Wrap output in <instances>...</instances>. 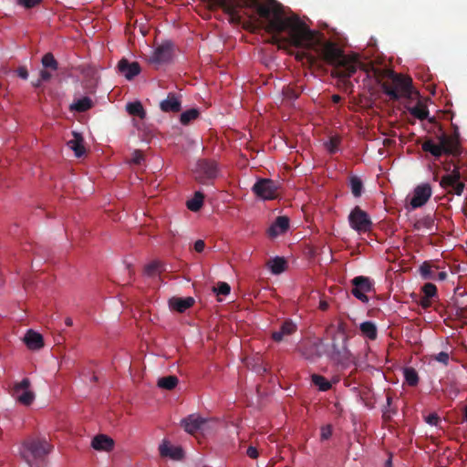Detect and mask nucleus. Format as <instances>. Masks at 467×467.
<instances>
[{
  "label": "nucleus",
  "mask_w": 467,
  "mask_h": 467,
  "mask_svg": "<svg viewBox=\"0 0 467 467\" xmlns=\"http://www.w3.org/2000/svg\"><path fill=\"white\" fill-rule=\"evenodd\" d=\"M253 7H255L259 16L266 21L265 31L275 35V37L282 33H286V36L283 37V40L299 48H303L306 43L315 41L313 31L297 16H285L281 5L275 4L271 7L257 1V5Z\"/></svg>",
  "instance_id": "obj_1"
},
{
  "label": "nucleus",
  "mask_w": 467,
  "mask_h": 467,
  "mask_svg": "<svg viewBox=\"0 0 467 467\" xmlns=\"http://www.w3.org/2000/svg\"><path fill=\"white\" fill-rule=\"evenodd\" d=\"M313 36L315 41L306 43L303 47L304 49L314 51L317 58L335 66L337 74L341 78H350L356 73L357 62L348 60L337 44L325 41L322 36L315 31H313Z\"/></svg>",
  "instance_id": "obj_2"
},
{
  "label": "nucleus",
  "mask_w": 467,
  "mask_h": 467,
  "mask_svg": "<svg viewBox=\"0 0 467 467\" xmlns=\"http://www.w3.org/2000/svg\"><path fill=\"white\" fill-rule=\"evenodd\" d=\"M439 143H434L431 140H427L422 144V150L430 152L435 158H440L442 154L460 156L462 153L458 134L449 136L441 131L438 136Z\"/></svg>",
  "instance_id": "obj_3"
},
{
  "label": "nucleus",
  "mask_w": 467,
  "mask_h": 467,
  "mask_svg": "<svg viewBox=\"0 0 467 467\" xmlns=\"http://www.w3.org/2000/svg\"><path fill=\"white\" fill-rule=\"evenodd\" d=\"M412 80L390 71L388 79L381 85L384 93L392 100H398L401 97H410L411 93Z\"/></svg>",
  "instance_id": "obj_4"
},
{
  "label": "nucleus",
  "mask_w": 467,
  "mask_h": 467,
  "mask_svg": "<svg viewBox=\"0 0 467 467\" xmlns=\"http://www.w3.org/2000/svg\"><path fill=\"white\" fill-rule=\"evenodd\" d=\"M51 449L52 446L46 439L31 438L23 443L20 452L23 459L31 466L33 461L44 458Z\"/></svg>",
  "instance_id": "obj_5"
},
{
  "label": "nucleus",
  "mask_w": 467,
  "mask_h": 467,
  "mask_svg": "<svg viewBox=\"0 0 467 467\" xmlns=\"http://www.w3.org/2000/svg\"><path fill=\"white\" fill-rule=\"evenodd\" d=\"M348 336L332 337L331 351L326 353L332 360L342 365H348L352 360V354L348 348Z\"/></svg>",
  "instance_id": "obj_6"
},
{
  "label": "nucleus",
  "mask_w": 467,
  "mask_h": 467,
  "mask_svg": "<svg viewBox=\"0 0 467 467\" xmlns=\"http://www.w3.org/2000/svg\"><path fill=\"white\" fill-rule=\"evenodd\" d=\"M194 179L202 184L212 183L219 175L217 163L211 160H199L192 171Z\"/></svg>",
  "instance_id": "obj_7"
},
{
  "label": "nucleus",
  "mask_w": 467,
  "mask_h": 467,
  "mask_svg": "<svg viewBox=\"0 0 467 467\" xmlns=\"http://www.w3.org/2000/svg\"><path fill=\"white\" fill-rule=\"evenodd\" d=\"M256 196L263 201H272L280 195V187L277 182L271 179H261L253 186Z\"/></svg>",
  "instance_id": "obj_8"
},
{
  "label": "nucleus",
  "mask_w": 467,
  "mask_h": 467,
  "mask_svg": "<svg viewBox=\"0 0 467 467\" xmlns=\"http://www.w3.org/2000/svg\"><path fill=\"white\" fill-rule=\"evenodd\" d=\"M30 380L27 378L23 379L20 382L14 383L9 393L20 404L29 406L35 400V394L29 389Z\"/></svg>",
  "instance_id": "obj_9"
},
{
  "label": "nucleus",
  "mask_w": 467,
  "mask_h": 467,
  "mask_svg": "<svg viewBox=\"0 0 467 467\" xmlns=\"http://www.w3.org/2000/svg\"><path fill=\"white\" fill-rule=\"evenodd\" d=\"M350 226L358 233H367L370 231L372 222L368 214L360 210L358 206L350 213L348 216Z\"/></svg>",
  "instance_id": "obj_10"
},
{
  "label": "nucleus",
  "mask_w": 467,
  "mask_h": 467,
  "mask_svg": "<svg viewBox=\"0 0 467 467\" xmlns=\"http://www.w3.org/2000/svg\"><path fill=\"white\" fill-rule=\"evenodd\" d=\"M440 185L450 194L461 195L463 191L464 184L460 181L459 168L454 166L451 174H447L441 178Z\"/></svg>",
  "instance_id": "obj_11"
},
{
  "label": "nucleus",
  "mask_w": 467,
  "mask_h": 467,
  "mask_svg": "<svg viewBox=\"0 0 467 467\" xmlns=\"http://www.w3.org/2000/svg\"><path fill=\"white\" fill-rule=\"evenodd\" d=\"M353 288L351 290L352 295L363 303L368 302V297L366 293L370 292L373 289V285L368 277L359 275L356 276L351 281Z\"/></svg>",
  "instance_id": "obj_12"
},
{
  "label": "nucleus",
  "mask_w": 467,
  "mask_h": 467,
  "mask_svg": "<svg viewBox=\"0 0 467 467\" xmlns=\"http://www.w3.org/2000/svg\"><path fill=\"white\" fill-rule=\"evenodd\" d=\"M324 342L321 338L315 341H308L298 348L300 354L306 359L320 358L325 352L322 350Z\"/></svg>",
  "instance_id": "obj_13"
},
{
  "label": "nucleus",
  "mask_w": 467,
  "mask_h": 467,
  "mask_svg": "<svg viewBox=\"0 0 467 467\" xmlns=\"http://www.w3.org/2000/svg\"><path fill=\"white\" fill-rule=\"evenodd\" d=\"M207 421L205 419L194 414H192L182 420V425L185 431L192 435L196 434L198 431H202Z\"/></svg>",
  "instance_id": "obj_14"
},
{
  "label": "nucleus",
  "mask_w": 467,
  "mask_h": 467,
  "mask_svg": "<svg viewBox=\"0 0 467 467\" xmlns=\"http://www.w3.org/2000/svg\"><path fill=\"white\" fill-rule=\"evenodd\" d=\"M297 330L296 324L291 319H285L280 326L279 330L273 331L271 334V338L276 342L280 343L285 339L286 337L295 334Z\"/></svg>",
  "instance_id": "obj_15"
},
{
  "label": "nucleus",
  "mask_w": 467,
  "mask_h": 467,
  "mask_svg": "<svg viewBox=\"0 0 467 467\" xmlns=\"http://www.w3.org/2000/svg\"><path fill=\"white\" fill-rule=\"evenodd\" d=\"M172 55V44L165 42L157 47L150 58V63L161 64L168 62Z\"/></svg>",
  "instance_id": "obj_16"
},
{
  "label": "nucleus",
  "mask_w": 467,
  "mask_h": 467,
  "mask_svg": "<svg viewBox=\"0 0 467 467\" xmlns=\"http://www.w3.org/2000/svg\"><path fill=\"white\" fill-rule=\"evenodd\" d=\"M420 276L425 280H441L443 281L447 278V273L444 271L438 272V266L431 265L429 262H424L420 266Z\"/></svg>",
  "instance_id": "obj_17"
},
{
  "label": "nucleus",
  "mask_w": 467,
  "mask_h": 467,
  "mask_svg": "<svg viewBox=\"0 0 467 467\" xmlns=\"http://www.w3.org/2000/svg\"><path fill=\"white\" fill-rule=\"evenodd\" d=\"M118 70L128 80H131L140 73L141 68L138 62H130L127 58H122L118 63Z\"/></svg>",
  "instance_id": "obj_18"
},
{
  "label": "nucleus",
  "mask_w": 467,
  "mask_h": 467,
  "mask_svg": "<svg viewBox=\"0 0 467 467\" xmlns=\"http://www.w3.org/2000/svg\"><path fill=\"white\" fill-rule=\"evenodd\" d=\"M160 109L163 112L177 113L182 109L181 95L174 92H170L167 98L161 101Z\"/></svg>",
  "instance_id": "obj_19"
},
{
  "label": "nucleus",
  "mask_w": 467,
  "mask_h": 467,
  "mask_svg": "<svg viewBox=\"0 0 467 467\" xmlns=\"http://www.w3.org/2000/svg\"><path fill=\"white\" fill-rule=\"evenodd\" d=\"M431 196L430 184L425 183L415 188L412 197L407 204H425Z\"/></svg>",
  "instance_id": "obj_20"
},
{
  "label": "nucleus",
  "mask_w": 467,
  "mask_h": 467,
  "mask_svg": "<svg viewBox=\"0 0 467 467\" xmlns=\"http://www.w3.org/2000/svg\"><path fill=\"white\" fill-rule=\"evenodd\" d=\"M289 228V218L287 216H278L273 224L269 227L267 234L271 238H275L285 234Z\"/></svg>",
  "instance_id": "obj_21"
},
{
  "label": "nucleus",
  "mask_w": 467,
  "mask_h": 467,
  "mask_svg": "<svg viewBox=\"0 0 467 467\" xmlns=\"http://www.w3.org/2000/svg\"><path fill=\"white\" fill-rule=\"evenodd\" d=\"M91 446L96 451H110L114 448V441L108 435L99 434L92 439Z\"/></svg>",
  "instance_id": "obj_22"
},
{
  "label": "nucleus",
  "mask_w": 467,
  "mask_h": 467,
  "mask_svg": "<svg viewBox=\"0 0 467 467\" xmlns=\"http://www.w3.org/2000/svg\"><path fill=\"white\" fill-rule=\"evenodd\" d=\"M72 135L73 139L67 141V146L74 151V154L77 158H81L86 153L84 139L79 133L76 131H73Z\"/></svg>",
  "instance_id": "obj_23"
},
{
  "label": "nucleus",
  "mask_w": 467,
  "mask_h": 467,
  "mask_svg": "<svg viewBox=\"0 0 467 467\" xmlns=\"http://www.w3.org/2000/svg\"><path fill=\"white\" fill-rule=\"evenodd\" d=\"M194 299L192 296L188 297H171L169 301L170 307L173 310L183 313L188 308L192 307L194 304Z\"/></svg>",
  "instance_id": "obj_24"
},
{
  "label": "nucleus",
  "mask_w": 467,
  "mask_h": 467,
  "mask_svg": "<svg viewBox=\"0 0 467 467\" xmlns=\"http://www.w3.org/2000/svg\"><path fill=\"white\" fill-rule=\"evenodd\" d=\"M25 343L29 349L36 350L44 346L43 337L33 330H28L25 336Z\"/></svg>",
  "instance_id": "obj_25"
},
{
  "label": "nucleus",
  "mask_w": 467,
  "mask_h": 467,
  "mask_svg": "<svg viewBox=\"0 0 467 467\" xmlns=\"http://www.w3.org/2000/svg\"><path fill=\"white\" fill-rule=\"evenodd\" d=\"M408 111L410 115L420 120H424L429 116V109L427 106L421 102H418L415 106L408 108Z\"/></svg>",
  "instance_id": "obj_26"
},
{
  "label": "nucleus",
  "mask_w": 467,
  "mask_h": 467,
  "mask_svg": "<svg viewBox=\"0 0 467 467\" xmlns=\"http://www.w3.org/2000/svg\"><path fill=\"white\" fill-rule=\"evenodd\" d=\"M349 188L351 193L355 197H360L364 192V184L362 180L357 175H351L349 177Z\"/></svg>",
  "instance_id": "obj_27"
},
{
  "label": "nucleus",
  "mask_w": 467,
  "mask_h": 467,
  "mask_svg": "<svg viewBox=\"0 0 467 467\" xmlns=\"http://www.w3.org/2000/svg\"><path fill=\"white\" fill-rule=\"evenodd\" d=\"M164 270L161 261L154 260L144 266V275L149 277H154Z\"/></svg>",
  "instance_id": "obj_28"
},
{
  "label": "nucleus",
  "mask_w": 467,
  "mask_h": 467,
  "mask_svg": "<svg viewBox=\"0 0 467 467\" xmlns=\"http://www.w3.org/2000/svg\"><path fill=\"white\" fill-rule=\"evenodd\" d=\"M128 113L131 116L144 119L146 117V111L140 101L130 102L126 105Z\"/></svg>",
  "instance_id": "obj_29"
},
{
  "label": "nucleus",
  "mask_w": 467,
  "mask_h": 467,
  "mask_svg": "<svg viewBox=\"0 0 467 467\" xmlns=\"http://www.w3.org/2000/svg\"><path fill=\"white\" fill-rule=\"evenodd\" d=\"M360 331L361 333L366 336L370 340H374L377 338V327L375 324L371 321H365L360 324Z\"/></svg>",
  "instance_id": "obj_30"
},
{
  "label": "nucleus",
  "mask_w": 467,
  "mask_h": 467,
  "mask_svg": "<svg viewBox=\"0 0 467 467\" xmlns=\"http://www.w3.org/2000/svg\"><path fill=\"white\" fill-rule=\"evenodd\" d=\"M286 262L283 257H275L268 262V266L271 272L275 275H279L285 269Z\"/></svg>",
  "instance_id": "obj_31"
},
{
  "label": "nucleus",
  "mask_w": 467,
  "mask_h": 467,
  "mask_svg": "<svg viewBox=\"0 0 467 467\" xmlns=\"http://www.w3.org/2000/svg\"><path fill=\"white\" fill-rule=\"evenodd\" d=\"M92 100L88 97H83L71 105V109L78 112H85L92 107Z\"/></svg>",
  "instance_id": "obj_32"
},
{
  "label": "nucleus",
  "mask_w": 467,
  "mask_h": 467,
  "mask_svg": "<svg viewBox=\"0 0 467 467\" xmlns=\"http://www.w3.org/2000/svg\"><path fill=\"white\" fill-rule=\"evenodd\" d=\"M178 382L179 380L176 376H168L159 379L157 385L161 389L171 390L177 386Z\"/></svg>",
  "instance_id": "obj_33"
},
{
  "label": "nucleus",
  "mask_w": 467,
  "mask_h": 467,
  "mask_svg": "<svg viewBox=\"0 0 467 467\" xmlns=\"http://www.w3.org/2000/svg\"><path fill=\"white\" fill-rule=\"evenodd\" d=\"M434 225V220L431 215H427L422 218L417 219L414 223L416 230L428 229L431 230Z\"/></svg>",
  "instance_id": "obj_34"
},
{
  "label": "nucleus",
  "mask_w": 467,
  "mask_h": 467,
  "mask_svg": "<svg viewBox=\"0 0 467 467\" xmlns=\"http://www.w3.org/2000/svg\"><path fill=\"white\" fill-rule=\"evenodd\" d=\"M404 378L409 386L415 387L419 383V375L415 368H404Z\"/></svg>",
  "instance_id": "obj_35"
},
{
  "label": "nucleus",
  "mask_w": 467,
  "mask_h": 467,
  "mask_svg": "<svg viewBox=\"0 0 467 467\" xmlns=\"http://www.w3.org/2000/svg\"><path fill=\"white\" fill-rule=\"evenodd\" d=\"M312 382L321 391H327L332 387L331 383L325 377L317 374L312 375Z\"/></svg>",
  "instance_id": "obj_36"
},
{
  "label": "nucleus",
  "mask_w": 467,
  "mask_h": 467,
  "mask_svg": "<svg viewBox=\"0 0 467 467\" xmlns=\"http://www.w3.org/2000/svg\"><path fill=\"white\" fill-rule=\"evenodd\" d=\"M200 115L197 109H188L181 114L180 121L182 125H188L191 121L196 119Z\"/></svg>",
  "instance_id": "obj_37"
},
{
  "label": "nucleus",
  "mask_w": 467,
  "mask_h": 467,
  "mask_svg": "<svg viewBox=\"0 0 467 467\" xmlns=\"http://www.w3.org/2000/svg\"><path fill=\"white\" fill-rule=\"evenodd\" d=\"M41 62L43 67L47 69L55 71L58 68V63L56 60L54 55L50 52L43 56Z\"/></svg>",
  "instance_id": "obj_38"
},
{
  "label": "nucleus",
  "mask_w": 467,
  "mask_h": 467,
  "mask_svg": "<svg viewBox=\"0 0 467 467\" xmlns=\"http://www.w3.org/2000/svg\"><path fill=\"white\" fill-rule=\"evenodd\" d=\"M301 93L300 88L296 86H285L283 88V95L285 99L295 100Z\"/></svg>",
  "instance_id": "obj_39"
},
{
  "label": "nucleus",
  "mask_w": 467,
  "mask_h": 467,
  "mask_svg": "<svg viewBox=\"0 0 467 467\" xmlns=\"http://www.w3.org/2000/svg\"><path fill=\"white\" fill-rule=\"evenodd\" d=\"M341 142V139L338 136L331 137L328 141L325 143V147L330 154H334L338 150V146Z\"/></svg>",
  "instance_id": "obj_40"
},
{
  "label": "nucleus",
  "mask_w": 467,
  "mask_h": 467,
  "mask_svg": "<svg viewBox=\"0 0 467 467\" xmlns=\"http://www.w3.org/2000/svg\"><path fill=\"white\" fill-rule=\"evenodd\" d=\"M160 454L163 457L170 456L173 459H178L181 453L180 449H176L175 451H172L171 448H170L166 444H161L159 447Z\"/></svg>",
  "instance_id": "obj_41"
},
{
  "label": "nucleus",
  "mask_w": 467,
  "mask_h": 467,
  "mask_svg": "<svg viewBox=\"0 0 467 467\" xmlns=\"http://www.w3.org/2000/svg\"><path fill=\"white\" fill-rule=\"evenodd\" d=\"M421 290L427 297H434L437 296V287L432 283H426L422 286Z\"/></svg>",
  "instance_id": "obj_42"
},
{
  "label": "nucleus",
  "mask_w": 467,
  "mask_h": 467,
  "mask_svg": "<svg viewBox=\"0 0 467 467\" xmlns=\"http://www.w3.org/2000/svg\"><path fill=\"white\" fill-rule=\"evenodd\" d=\"M231 291L230 285L225 282H219L216 287H213V292L217 295L227 296Z\"/></svg>",
  "instance_id": "obj_43"
},
{
  "label": "nucleus",
  "mask_w": 467,
  "mask_h": 467,
  "mask_svg": "<svg viewBox=\"0 0 467 467\" xmlns=\"http://www.w3.org/2000/svg\"><path fill=\"white\" fill-rule=\"evenodd\" d=\"M43 0H16V4L26 9H31L42 3Z\"/></svg>",
  "instance_id": "obj_44"
},
{
  "label": "nucleus",
  "mask_w": 467,
  "mask_h": 467,
  "mask_svg": "<svg viewBox=\"0 0 467 467\" xmlns=\"http://www.w3.org/2000/svg\"><path fill=\"white\" fill-rule=\"evenodd\" d=\"M204 194L198 191L195 192L192 198L186 201L185 204H203Z\"/></svg>",
  "instance_id": "obj_45"
},
{
  "label": "nucleus",
  "mask_w": 467,
  "mask_h": 467,
  "mask_svg": "<svg viewBox=\"0 0 467 467\" xmlns=\"http://www.w3.org/2000/svg\"><path fill=\"white\" fill-rule=\"evenodd\" d=\"M432 359L442 363L444 366H448L450 360V355L447 352L441 351L436 355L431 356Z\"/></svg>",
  "instance_id": "obj_46"
},
{
  "label": "nucleus",
  "mask_w": 467,
  "mask_h": 467,
  "mask_svg": "<svg viewBox=\"0 0 467 467\" xmlns=\"http://www.w3.org/2000/svg\"><path fill=\"white\" fill-rule=\"evenodd\" d=\"M426 422L430 425L436 426L440 422V417L436 413H431L427 416Z\"/></svg>",
  "instance_id": "obj_47"
},
{
  "label": "nucleus",
  "mask_w": 467,
  "mask_h": 467,
  "mask_svg": "<svg viewBox=\"0 0 467 467\" xmlns=\"http://www.w3.org/2000/svg\"><path fill=\"white\" fill-rule=\"evenodd\" d=\"M332 435V429L329 425L324 426L321 429V439L327 440Z\"/></svg>",
  "instance_id": "obj_48"
},
{
  "label": "nucleus",
  "mask_w": 467,
  "mask_h": 467,
  "mask_svg": "<svg viewBox=\"0 0 467 467\" xmlns=\"http://www.w3.org/2000/svg\"><path fill=\"white\" fill-rule=\"evenodd\" d=\"M143 160H144L143 154L140 150L134 151L132 159H131V161L134 164L140 165V164H141Z\"/></svg>",
  "instance_id": "obj_49"
},
{
  "label": "nucleus",
  "mask_w": 467,
  "mask_h": 467,
  "mask_svg": "<svg viewBox=\"0 0 467 467\" xmlns=\"http://www.w3.org/2000/svg\"><path fill=\"white\" fill-rule=\"evenodd\" d=\"M341 334L344 336H348L347 335V326L343 322L338 324L337 331L334 333L333 337H338Z\"/></svg>",
  "instance_id": "obj_50"
},
{
  "label": "nucleus",
  "mask_w": 467,
  "mask_h": 467,
  "mask_svg": "<svg viewBox=\"0 0 467 467\" xmlns=\"http://www.w3.org/2000/svg\"><path fill=\"white\" fill-rule=\"evenodd\" d=\"M16 74L19 78H23V79H27L28 78V71H27V68L24 66L22 67H19L17 69H16Z\"/></svg>",
  "instance_id": "obj_51"
},
{
  "label": "nucleus",
  "mask_w": 467,
  "mask_h": 467,
  "mask_svg": "<svg viewBox=\"0 0 467 467\" xmlns=\"http://www.w3.org/2000/svg\"><path fill=\"white\" fill-rule=\"evenodd\" d=\"M246 454L251 459H256L258 457V455H259L257 449L255 447H254V446H249L247 448Z\"/></svg>",
  "instance_id": "obj_52"
},
{
  "label": "nucleus",
  "mask_w": 467,
  "mask_h": 467,
  "mask_svg": "<svg viewBox=\"0 0 467 467\" xmlns=\"http://www.w3.org/2000/svg\"><path fill=\"white\" fill-rule=\"evenodd\" d=\"M52 75L51 73L46 68V69H42L40 71V79L43 81V82H47L48 80H50Z\"/></svg>",
  "instance_id": "obj_53"
},
{
  "label": "nucleus",
  "mask_w": 467,
  "mask_h": 467,
  "mask_svg": "<svg viewBox=\"0 0 467 467\" xmlns=\"http://www.w3.org/2000/svg\"><path fill=\"white\" fill-rule=\"evenodd\" d=\"M431 297H427V296H423L420 301V305L424 308H429L431 305Z\"/></svg>",
  "instance_id": "obj_54"
},
{
  "label": "nucleus",
  "mask_w": 467,
  "mask_h": 467,
  "mask_svg": "<svg viewBox=\"0 0 467 467\" xmlns=\"http://www.w3.org/2000/svg\"><path fill=\"white\" fill-rule=\"evenodd\" d=\"M205 247V244L202 240H197L195 243H194V250L198 253H201L203 251Z\"/></svg>",
  "instance_id": "obj_55"
},
{
  "label": "nucleus",
  "mask_w": 467,
  "mask_h": 467,
  "mask_svg": "<svg viewBox=\"0 0 467 467\" xmlns=\"http://www.w3.org/2000/svg\"><path fill=\"white\" fill-rule=\"evenodd\" d=\"M328 303L327 301L321 300L319 302V308L323 311H326L328 308Z\"/></svg>",
  "instance_id": "obj_56"
},
{
  "label": "nucleus",
  "mask_w": 467,
  "mask_h": 467,
  "mask_svg": "<svg viewBox=\"0 0 467 467\" xmlns=\"http://www.w3.org/2000/svg\"><path fill=\"white\" fill-rule=\"evenodd\" d=\"M331 99H332L333 103L337 104V103H339L342 99H341V97L339 95L335 94V95L332 96Z\"/></svg>",
  "instance_id": "obj_57"
},
{
  "label": "nucleus",
  "mask_w": 467,
  "mask_h": 467,
  "mask_svg": "<svg viewBox=\"0 0 467 467\" xmlns=\"http://www.w3.org/2000/svg\"><path fill=\"white\" fill-rule=\"evenodd\" d=\"M257 1L258 0H244L245 5L249 6V7H252V6L255 5H257Z\"/></svg>",
  "instance_id": "obj_58"
},
{
  "label": "nucleus",
  "mask_w": 467,
  "mask_h": 467,
  "mask_svg": "<svg viewBox=\"0 0 467 467\" xmlns=\"http://www.w3.org/2000/svg\"><path fill=\"white\" fill-rule=\"evenodd\" d=\"M307 58V60L310 62V63H314L315 60H316V57L314 55L312 54H307V55H305Z\"/></svg>",
  "instance_id": "obj_59"
},
{
  "label": "nucleus",
  "mask_w": 467,
  "mask_h": 467,
  "mask_svg": "<svg viewBox=\"0 0 467 467\" xmlns=\"http://www.w3.org/2000/svg\"><path fill=\"white\" fill-rule=\"evenodd\" d=\"M191 211L194 212V213H198L200 212L201 208L202 206H187Z\"/></svg>",
  "instance_id": "obj_60"
},
{
  "label": "nucleus",
  "mask_w": 467,
  "mask_h": 467,
  "mask_svg": "<svg viewBox=\"0 0 467 467\" xmlns=\"http://www.w3.org/2000/svg\"><path fill=\"white\" fill-rule=\"evenodd\" d=\"M65 324H66L67 327H71V326L73 325V320H72V318H70V317H67V318L65 319Z\"/></svg>",
  "instance_id": "obj_61"
},
{
  "label": "nucleus",
  "mask_w": 467,
  "mask_h": 467,
  "mask_svg": "<svg viewBox=\"0 0 467 467\" xmlns=\"http://www.w3.org/2000/svg\"><path fill=\"white\" fill-rule=\"evenodd\" d=\"M42 82L43 81L40 78H38L36 82L33 83V85H34V87L38 88L41 86Z\"/></svg>",
  "instance_id": "obj_62"
},
{
  "label": "nucleus",
  "mask_w": 467,
  "mask_h": 467,
  "mask_svg": "<svg viewBox=\"0 0 467 467\" xmlns=\"http://www.w3.org/2000/svg\"><path fill=\"white\" fill-rule=\"evenodd\" d=\"M462 211L467 216V206H462Z\"/></svg>",
  "instance_id": "obj_63"
},
{
  "label": "nucleus",
  "mask_w": 467,
  "mask_h": 467,
  "mask_svg": "<svg viewBox=\"0 0 467 467\" xmlns=\"http://www.w3.org/2000/svg\"><path fill=\"white\" fill-rule=\"evenodd\" d=\"M464 419L467 421V406L464 409Z\"/></svg>",
  "instance_id": "obj_64"
}]
</instances>
